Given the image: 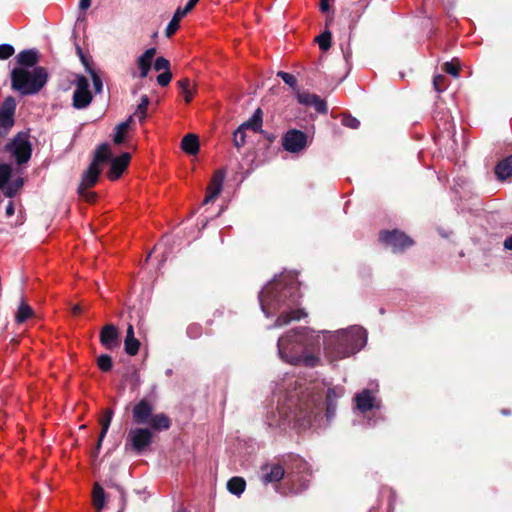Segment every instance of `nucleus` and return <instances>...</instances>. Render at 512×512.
I'll list each match as a JSON object with an SVG mask.
<instances>
[{
	"label": "nucleus",
	"mask_w": 512,
	"mask_h": 512,
	"mask_svg": "<svg viewBox=\"0 0 512 512\" xmlns=\"http://www.w3.org/2000/svg\"><path fill=\"white\" fill-rule=\"evenodd\" d=\"M318 384H310L300 391L295 388L285 397L276 409L266 415V424L271 429L285 431L294 428L298 431L308 429L321 411L323 390L318 391Z\"/></svg>",
	"instance_id": "obj_1"
},
{
	"label": "nucleus",
	"mask_w": 512,
	"mask_h": 512,
	"mask_svg": "<svg viewBox=\"0 0 512 512\" xmlns=\"http://www.w3.org/2000/svg\"><path fill=\"white\" fill-rule=\"evenodd\" d=\"M299 286L297 275L292 272L276 276L259 293L261 309L266 317L279 313L271 328L286 326L294 320H300L307 316L304 310L296 308L298 304Z\"/></svg>",
	"instance_id": "obj_2"
},
{
	"label": "nucleus",
	"mask_w": 512,
	"mask_h": 512,
	"mask_svg": "<svg viewBox=\"0 0 512 512\" xmlns=\"http://www.w3.org/2000/svg\"><path fill=\"white\" fill-rule=\"evenodd\" d=\"M318 344V332L308 327H299L286 332L278 339V355L291 365L314 368L321 362L319 355L313 352Z\"/></svg>",
	"instance_id": "obj_3"
},
{
	"label": "nucleus",
	"mask_w": 512,
	"mask_h": 512,
	"mask_svg": "<svg viewBox=\"0 0 512 512\" xmlns=\"http://www.w3.org/2000/svg\"><path fill=\"white\" fill-rule=\"evenodd\" d=\"M318 333L323 335L324 356L331 363L357 353L367 342V332L360 326L335 332L323 330Z\"/></svg>",
	"instance_id": "obj_4"
},
{
	"label": "nucleus",
	"mask_w": 512,
	"mask_h": 512,
	"mask_svg": "<svg viewBox=\"0 0 512 512\" xmlns=\"http://www.w3.org/2000/svg\"><path fill=\"white\" fill-rule=\"evenodd\" d=\"M48 73L43 67L14 68L11 72L12 88L21 95L37 94L47 83Z\"/></svg>",
	"instance_id": "obj_5"
},
{
	"label": "nucleus",
	"mask_w": 512,
	"mask_h": 512,
	"mask_svg": "<svg viewBox=\"0 0 512 512\" xmlns=\"http://www.w3.org/2000/svg\"><path fill=\"white\" fill-rule=\"evenodd\" d=\"M6 149L19 165L27 163L31 158L32 146L28 135L25 133L17 134L13 140L7 144Z\"/></svg>",
	"instance_id": "obj_6"
},
{
	"label": "nucleus",
	"mask_w": 512,
	"mask_h": 512,
	"mask_svg": "<svg viewBox=\"0 0 512 512\" xmlns=\"http://www.w3.org/2000/svg\"><path fill=\"white\" fill-rule=\"evenodd\" d=\"M102 168L96 163H90L88 168L83 172L81 182L78 186L79 195L88 202L94 201L96 194L88 191L90 187H93L101 174Z\"/></svg>",
	"instance_id": "obj_7"
},
{
	"label": "nucleus",
	"mask_w": 512,
	"mask_h": 512,
	"mask_svg": "<svg viewBox=\"0 0 512 512\" xmlns=\"http://www.w3.org/2000/svg\"><path fill=\"white\" fill-rule=\"evenodd\" d=\"M152 432L147 428H134L128 432L125 449L141 453L152 443Z\"/></svg>",
	"instance_id": "obj_8"
},
{
	"label": "nucleus",
	"mask_w": 512,
	"mask_h": 512,
	"mask_svg": "<svg viewBox=\"0 0 512 512\" xmlns=\"http://www.w3.org/2000/svg\"><path fill=\"white\" fill-rule=\"evenodd\" d=\"M380 241L390 247L393 252H402L414 244L409 236L398 229L382 231L380 233Z\"/></svg>",
	"instance_id": "obj_9"
},
{
	"label": "nucleus",
	"mask_w": 512,
	"mask_h": 512,
	"mask_svg": "<svg viewBox=\"0 0 512 512\" xmlns=\"http://www.w3.org/2000/svg\"><path fill=\"white\" fill-rule=\"evenodd\" d=\"M92 101V95L89 91V81L83 76L79 75L76 78V88L73 93V106L76 109L86 108Z\"/></svg>",
	"instance_id": "obj_10"
},
{
	"label": "nucleus",
	"mask_w": 512,
	"mask_h": 512,
	"mask_svg": "<svg viewBox=\"0 0 512 512\" xmlns=\"http://www.w3.org/2000/svg\"><path fill=\"white\" fill-rule=\"evenodd\" d=\"M225 176L226 172L223 169H219L213 174L211 181L207 186L206 196L202 202V206H208L214 203V201L218 198L223 189Z\"/></svg>",
	"instance_id": "obj_11"
},
{
	"label": "nucleus",
	"mask_w": 512,
	"mask_h": 512,
	"mask_svg": "<svg viewBox=\"0 0 512 512\" xmlns=\"http://www.w3.org/2000/svg\"><path fill=\"white\" fill-rule=\"evenodd\" d=\"M307 144V136L299 130H289L282 139L284 149L291 153H297L303 150Z\"/></svg>",
	"instance_id": "obj_12"
},
{
	"label": "nucleus",
	"mask_w": 512,
	"mask_h": 512,
	"mask_svg": "<svg viewBox=\"0 0 512 512\" xmlns=\"http://www.w3.org/2000/svg\"><path fill=\"white\" fill-rule=\"evenodd\" d=\"M100 343L107 350H114L120 346V334L113 324L105 325L100 331Z\"/></svg>",
	"instance_id": "obj_13"
},
{
	"label": "nucleus",
	"mask_w": 512,
	"mask_h": 512,
	"mask_svg": "<svg viewBox=\"0 0 512 512\" xmlns=\"http://www.w3.org/2000/svg\"><path fill=\"white\" fill-rule=\"evenodd\" d=\"M152 412V404L147 399H142L133 407V420L136 424H148L152 417Z\"/></svg>",
	"instance_id": "obj_14"
},
{
	"label": "nucleus",
	"mask_w": 512,
	"mask_h": 512,
	"mask_svg": "<svg viewBox=\"0 0 512 512\" xmlns=\"http://www.w3.org/2000/svg\"><path fill=\"white\" fill-rule=\"evenodd\" d=\"M130 159H131V155L127 152L122 153L120 156H118L116 158H113L111 160V167L108 172V177L111 180L118 179L122 175L124 170L127 168L128 164L130 162Z\"/></svg>",
	"instance_id": "obj_15"
},
{
	"label": "nucleus",
	"mask_w": 512,
	"mask_h": 512,
	"mask_svg": "<svg viewBox=\"0 0 512 512\" xmlns=\"http://www.w3.org/2000/svg\"><path fill=\"white\" fill-rule=\"evenodd\" d=\"M356 407L362 413H365L373 408H378L376 398L372 392L368 389H364L362 392L355 396Z\"/></svg>",
	"instance_id": "obj_16"
},
{
	"label": "nucleus",
	"mask_w": 512,
	"mask_h": 512,
	"mask_svg": "<svg viewBox=\"0 0 512 512\" xmlns=\"http://www.w3.org/2000/svg\"><path fill=\"white\" fill-rule=\"evenodd\" d=\"M263 471H266L262 476V482L267 485L269 483L279 482L285 474L284 468L279 464L271 466H263Z\"/></svg>",
	"instance_id": "obj_17"
},
{
	"label": "nucleus",
	"mask_w": 512,
	"mask_h": 512,
	"mask_svg": "<svg viewBox=\"0 0 512 512\" xmlns=\"http://www.w3.org/2000/svg\"><path fill=\"white\" fill-rule=\"evenodd\" d=\"M17 62L22 66L21 68L33 69L38 62V51L35 49L21 51L17 55Z\"/></svg>",
	"instance_id": "obj_18"
},
{
	"label": "nucleus",
	"mask_w": 512,
	"mask_h": 512,
	"mask_svg": "<svg viewBox=\"0 0 512 512\" xmlns=\"http://www.w3.org/2000/svg\"><path fill=\"white\" fill-rule=\"evenodd\" d=\"M139 347H140V342L138 339L135 338L134 328L132 325H128L127 331H126V337L124 340L125 352L130 356H134L138 353Z\"/></svg>",
	"instance_id": "obj_19"
},
{
	"label": "nucleus",
	"mask_w": 512,
	"mask_h": 512,
	"mask_svg": "<svg viewBox=\"0 0 512 512\" xmlns=\"http://www.w3.org/2000/svg\"><path fill=\"white\" fill-rule=\"evenodd\" d=\"M343 395L342 388H329L326 394L327 417H331L336 409V400Z\"/></svg>",
	"instance_id": "obj_20"
},
{
	"label": "nucleus",
	"mask_w": 512,
	"mask_h": 512,
	"mask_svg": "<svg viewBox=\"0 0 512 512\" xmlns=\"http://www.w3.org/2000/svg\"><path fill=\"white\" fill-rule=\"evenodd\" d=\"M263 112L260 108L256 109L253 115L244 123H242L240 126L242 128L251 129L254 132H261L262 131V123H263Z\"/></svg>",
	"instance_id": "obj_21"
},
{
	"label": "nucleus",
	"mask_w": 512,
	"mask_h": 512,
	"mask_svg": "<svg viewBox=\"0 0 512 512\" xmlns=\"http://www.w3.org/2000/svg\"><path fill=\"white\" fill-rule=\"evenodd\" d=\"M495 174L499 180H506L512 176V155L496 165Z\"/></svg>",
	"instance_id": "obj_22"
},
{
	"label": "nucleus",
	"mask_w": 512,
	"mask_h": 512,
	"mask_svg": "<svg viewBox=\"0 0 512 512\" xmlns=\"http://www.w3.org/2000/svg\"><path fill=\"white\" fill-rule=\"evenodd\" d=\"M181 148L189 155H196L199 152V140L195 134H187L181 141Z\"/></svg>",
	"instance_id": "obj_23"
},
{
	"label": "nucleus",
	"mask_w": 512,
	"mask_h": 512,
	"mask_svg": "<svg viewBox=\"0 0 512 512\" xmlns=\"http://www.w3.org/2000/svg\"><path fill=\"white\" fill-rule=\"evenodd\" d=\"M111 158V150L107 143H103L98 146L94 153V158L91 163H96V165H101L108 161Z\"/></svg>",
	"instance_id": "obj_24"
},
{
	"label": "nucleus",
	"mask_w": 512,
	"mask_h": 512,
	"mask_svg": "<svg viewBox=\"0 0 512 512\" xmlns=\"http://www.w3.org/2000/svg\"><path fill=\"white\" fill-rule=\"evenodd\" d=\"M155 430H167L170 427V420L164 413L152 415L149 423Z\"/></svg>",
	"instance_id": "obj_25"
},
{
	"label": "nucleus",
	"mask_w": 512,
	"mask_h": 512,
	"mask_svg": "<svg viewBox=\"0 0 512 512\" xmlns=\"http://www.w3.org/2000/svg\"><path fill=\"white\" fill-rule=\"evenodd\" d=\"M246 482L241 477H233L227 482V489L234 495H240L244 492Z\"/></svg>",
	"instance_id": "obj_26"
},
{
	"label": "nucleus",
	"mask_w": 512,
	"mask_h": 512,
	"mask_svg": "<svg viewBox=\"0 0 512 512\" xmlns=\"http://www.w3.org/2000/svg\"><path fill=\"white\" fill-rule=\"evenodd\" d=\"M34 315L33 309L26 304L25 302H21L18 307L15 320L17 323H24L27 319L31 318Z\"/></svg>",
	"instance_id": "obj_27"
},
{
	"label": "nucleus",
	"mask_w": 512,
	"mask_h": 512,
	"mask_svg": "<svg viewBox=\"0 0 512 512\" xmlns=\"http://www.w3.org/2000/svg\"><path fill=\"white\" fill-rule=\"evenodd\" d=\"M93 504L97 511H101L105 504V493L103 488L99 484L94 485Z\"/></svg>",
	"instance_id": "obj_28"
},
{
	"label": "nucleus",
	"mask_w": 512,
	"mask_h": 512,
	"mask_svg": "<svg viewBox=\"0 0 512 512\" xmlns=\"http://www.w3.org/2000/svg\"><path fill=\"white\" fill-rule=\"evenodd\" d=\"M149 98L147 95H142L140 99V103L137 106L136 111L134 112V115H137L139 121L142 123L146 116H147V109L149 105Z\"/></svg>",
	"instance_id": "obj_29"
},
{
	"label": "nucleus",
	"mask_w": 512,
	"mask_h": 512,
	"mask_svg": "<svg viewBox=\"0 0 512 512\" xmlns=\"http://www.w3.org/2000/svg\"><path fill=\"white\" fill-rule=\"evenodd\" d=\"M178 85L182 90V94L184 96L185 101L187 103H189L192 100L193 95H194V90L191 87L190 80L188 78L181 79L178 82Z\"/></svg>",
	"instance_id": "obj_30"
},
{
	"label": "nucleus",
	"mask_w": 512,
	"mask_h": 512,
	"mask_svg": "<svg viewBox=\"0 0 512 512\" xmlns=\"http://www.w3.org/2000/svg\"><path fill=\"white\" fill-rule=\"evenodd\" d=\"M127 124L126 123H119L115 127V133L113 136V141L115 144L120 145L125 142L126 135H127Z\"/></svg>",
	"instance_id": "obj_31"
},
{
	"label": "nucleus",
	"mask_w": 512,
	"mask_h": 512,
	"mask_svg": "<svg viewBox=\"0 0 512 512\" xmlns=\"http://www.w3.org/2000/svg\"><path fill=\"white\" fill-rule=\"evenodd\" d=\"M22 185H23V179L18 178L16 180H14L13 182L8 183L5 186V188L3 189V192L7 197L12 198L13 196H15L17 191L22 187Z\"/></svg>",
	"instance_id": "obj_32"
},
{
	"label": "nucleus",
	"mask_w": 512,
	"mask_h": 512,
	"mask_svg": "<svg viewBox=\"0 0 512 512\" xmlns=\"http://www.w3.org/2000/svg\"><path fill=\"white\" fill-rule=\"evenodd\" d=\"M112 417H113V411L108 409L104 412V415L103 417L101 418L100 420V424L102 426V429H101V439H104L107 432H108V429H109V426L111 424V421H112Z\"/></svg>",
	"instance_id": "obj_33"
},
{
	"label": "nucleus",
	"mask_w": 512,
	"mask_h": 512,
	"mask_svg": "<svg viewBox=\"0 0 512 512\" xmlns=\"http://www.w3.org/2000/svg\"><path fill=\"white\" fill-rule=\"evenodd\" d=\"M156 54L155 48L147 49L137 60L138 66H148L151 67V62L153 57Z\"/></svg>",
	"instance_id": "obj_34"
},
{
	"label": "nucleus",
	"mask_w": 512,
	"mask_h": 512,
	"mask_svg": "<svg viewBox=\"0 0 512 512\" xmlns=\"http://www.w3.org/2000/svg\"><path fill=\"white\" fill-rule=\"evenodd\" d=\"M12 169L8 164H0V189L3 190L8 184Z\"/></svg>",
	"instance_id": "obj_35"
},
{
	"label": "nucleus",
	"mask_w": 512,
	"mask_h": 512,
	"mask_svg": "<svg viewBox=\"0 0 512 512\" xmlns=\"http://www.w3.org/2000/svg\"><path fill=\"white\" fill-rule=\"evenodd\" d=\"M81 58H82V60H84L83 56H81ZM83 62H85V61H83ZM84 64L86 66L87 72L91 76L95 92L96 93H100L102 91V88H103V83H102V80H101L100 76L93 69H91L86 63H84Z\"/></svg>",
	"instance_id": "obj_36"
},
{
	"label": "nucleus",
	"mask_w": 512,
	"mask_h": 512,
	"mask_svg": "<svg viewBox=\"0 0 512 512\" xmlns=\"http://www.w3.org/2000/svg\"><path fill=\"white\" fill-rule=\"evenodd\" d=\"M97 365L103 372H108L112 369V358L107 354H102L97 358Z\"/></svg>",
	"instance_id": "obj_37"
},
{
	"label": "nucleus",
	"mask_w": 512,
	"mask_h": 512,
	"mask_svg": "<svg viewBox=\"0 0 512 512\" xmlns=\"http://www.w3.org/2000/svg\"><path fill=\"white\" fill-rule=\"evenodd\" d=\"M181 19L182 17L175 12L165 29V34L167 37H171L178 30Z\"/></svg>",
	"instance_id": "obj_38"
},
{
	"label": "nucleus",
	"mask_w": 512,
	"mask_h": 512,
	"mask_svg": "<svg viewBox=\"0 0 512 512\" xmlns=\"http://www.w3.org/2000/svg\"><path fill=\"white\" fill-rule=\"evenodd\" d=\"M277 76L280 77L285 84H287L289 87L292 88L294 92H296L297 89V79L294 75L284 72V71H278Z\"/></svg>",
	"instance_id": "obj_39"
},
{
	"label": "nucleus",
	"mask_w": 512,
	"mask_h": 512,
	"mask_svg": "<svg viewBox=\"0 0 512 512\" xmlns=\"http://www.w3.org/2000/svg\"><path fill=\"white\" fill-rule=\"evenodd\" d=\"M316 41L321 50L327 51L331 46V33L329 31H324L316 38Z\"/></svg>",
	"instance_id": "obj_40"
},
{
	"label": "nucleus",
	"mask_w": 512,
	"mask_h": 512,
	"mask_svg": "<svg viewBox=\"0 0 512 512\" xmlns=\"http://www.w3.org/2000/svg\"><path fill=\"white\" fill-rule=\"evenodd\" d=\"M15 110H16V101L13 97H7L1 108H0V112L1 113H6V114H10V115H14L15 113Z\"/></svg>",
	"instance_id": "obj_41"
},
{
	"label": "nucleus",
	"mask_w": 512,
	"mask_h": 512,
	"mask_svg": "<svg viewBox=\"0 0 512 512\" xmlns=\"http://www.w3.org/2000/svg\"><path fill=\"white\" fill-rule=\"evenodd\" d=\"M245 138H246L245 129L242 128V126H239L233 134V142H234L235 147H237L239 149L242 146H244V144L246 142Z\"/></svg>",
	"instance_id": "obj_42"
},
{
	"label": "nucleus",
	"mask_w": 512,
	"mask_h": 512,
	"mask_svg": "<svg viewBox=\"0 0 512 512\" xmlns=\"http://www.w3.org/2000/svg\"><path fill=\"white\" fill-rule=\"evenodd\" d=\"M296 98L298 102L305 106H310L311 102L313 101L316 94H312L306 91H299L297 90L295 92Z\"/></svg>",
	"instance_id": "obj_43"
},
{
	"label": "nucleus",
	"mask_w": 512,
	"mask_h": 512,
	"mask_svg": "<svg viewBox=\"0 0 512 512\" xmlns=\"http://www.w3.org/2000/svg\"><path fill=\"white\" fill-rule=\"evenodd\" d=\"M14 124V115L0 112V129L5 132L9 130Z\"/></svg>",
	"instance_id": "obj_44"
},
{
	"label": "nucleus",
	"mask_w": 512,
	"mask_h": 512,
	"mask_svg": "<svg viewBox=\"0 0 512 512\" xmlns=\"http://www.w3.org/2000/svg\"><path fill=\"white\" fill-rule=\"evenodd\" d=\"M310 106H313L315 110L319 113H326L327 112V105L324 100H322L318 95H315L313 101L311 102Z\"/></svg>",
	"instance_id": "obj_45"
},
{
	"label": "nucleus",
	"mask_w": 512,
	"mask_h": 512,
	"mask_svg": "<svg viewBox=\"0 0 512 512\" xmlns=\"http://www.w3.org/2000/svg\"><path fill=\"white\" fill-rule=\"evenodd\" d=\"M154 69L156 71H169L170 69V62L164 57H158L154 62Z\"/></svg>",
	"instance_id": "obj_46"
},
{
	"label": "nucleus",
	"mask_w": 512,
	"mask_h": 512,
	"mask_svg": "<svg viewBox=\"0 0 512 512\" xmlns=\"http://www.w3.org/2000/svg\"><path fill=\"white\" fill-rule=\"evenodd\" d=\"M14 48L10 44H1L0 45V59L5 60L11 57L14 54Z\"/></svg>",
	"instance_id": "obj_47"
},
{
	"label": "nucleus",
	"mask_w": 512,
	"mask_h": 512,
	"mask_svg": "<svg viewBox=\"0 0 512 512\" xmlns=\"http://www.w3.org/2000/svg\"><path fill=\"white\" fill-rule=\"evenodd\" d=\"M342 124L348 128L357 129L360 125V122L358 119L347 115L342 118Z\"/></svg>",
	"instance_id": "obj_48"
},
{
	"label": "nucleus",
	"mask_w": 512,
	"mask_h": 512,
	"mask_svg": "<svg viewBox=\"0 0 512 512\" xmlns=\"http://www.w3.org/2000/svg\"><path fill=\"white\" fill-rule=\"evenodd\" d=\"M171 79H172L171 72L165 71L157 76V83L160 86L165 87L170 83Z\"/></svg>",
	"instance_id": "obj_49"
},
{
	"label": "nucleus",
	"mask_w": 512,
	"mask_h": 512,
	"mask_svg": "<svg viewBox=\"0 0 512 512\" xmlns=\"http://www.w3.org/2000/svg\"><path fill=\"white\" fill-rule=\"evenodd\" d=\"M445 76L436 75L433 79V85L436 91L441 92L445 89Z\"/></svg>",
	"instance_id": "obj_50"
},
{
	"label": "nucleus",
	"mask_w": 512,
	"mask_h": 512,
	"mask_svg": "<svg viewBox=\"0 0 512 512\" xmlns=\"http://www.w3.org/2000/svg\"><path fill=\"white\" fill-rule=\"evenodd\" d=\"M196 6V4L189 0L187 2V4L182 8V7H179L177 8V10L175 11L179 16H181L182 18L185 17L194 7Z\"/></svg>",
	"instance_id": "obj_51"
},
{
	"label": "nucleus",
	"mask_w": 512,
	"mask_h": 512,
	"mask_svg": "<svg viewBox=\"0 0 512 512\" xmlns=\"http://www.w3.org/2000/svg\"><path fill=\"white\" fill-rule=\"evenodd\" d=\"M444 70L446 73L450 74L451 76L457 78L459 76V70L458 67L453 64L452 62H446L444 64Z\"/></svg>",
	"instance_id": "obj_52"
},
{
	"label": "nucleus",
	"mask_w": 512,
	"mask_h": 512,
	"mask_svg": "<svg viewBox=\"0 0 512 512\" xmlns=\"http://www.w3.org/2000/svg\"><path fill=\"white\" fill-rule=\"evenodd\" d=\"M91 5V0H80L79 8L83 11L87 10Z\"/></svg>",
	"instance_id": "obj_53"
},
{
	"label": "nucleus",
	"mask_w": 512,
	"mask_h": 512,
	"mask_svg": "<svg viewBox=\"0 0 512 512\" xmlns=\"http://www.w3.org/2000/svg\"><path fill=\"white\" fill-rule=\"evenodd\" d=\"M138 67L140 69V77L141 78L147 77L150 67H148V66H138Z\"/></svg>",
	"instance_id": "obj_54"
},
{
	"label": "nucleus",
	"mask_w": 512,
	"mask_h": 512,
	"mask_svg": "<svg viewBox=\"0 0 512 512\" xmlns=\"http://www.w3.org/2000/svg\"><path fill=\"white\" fill-rule=\"evenodd\" d=\"M329 0H321L320 2V10L322 12H326L329 10V3H328Z\"/></svg>",
	"instance_id": "obj_55"
},
{
	"label": "nucleus",
	"mask_w": 512,
	"mask_h": 512,
	"mask_svg": "<svg viewBox=\"0 0 512 512\" xmlns=\"http://www.w3.org/2000/svg\"><path fill=\"white\" fill-rule=\"evenodd\" d=\"M504 247L507 250H512V235L507 237L504 241Z\"/></svg>",
	"instance_id": "obj_56"
},
{
	"label": "nucleus",
	"mask_w": 512,
	"mask_h": 512,
	"mask_svg": "<svg viewBox=\"0 0 512 512\" xmlns=\"http://www.w3.org/2000/svg\"><path fill=\"white\" fill-rule=\"evenodd\" d=\"M13 213H14V207H13V203L10 201L6 207V214L13 215Z\"/></svg>",
	"instance_id": "obj_57"
},
{
	"label": "nucleus",
	"mask_w": 512,
	"mask_h": 512,
	"mask_svg": "<svg viewBox=\"0 0 512 512\" xmlns=\"http://www.w3.org/2000/svg\"><path fill=\"white\" fill-rule=\"evenodd\" d=\"M137 117V115H130L127 120H125L123 123H126L127 124V130L129 129L130 125L132 124V122L134 121V118Z\"/></svg>",
	"instance_id": "obj_58"
},
{
	"label": "nucleus",
	"mask_w": 512,
	"mask_h": 512,
	"mask_svg": "<svg viewBox=\"0 0 512 512\" xmlns=\"http://www.w3.org/2000/svg\"><path fill=\"white\" fill-rule=\"evenodd\" d=\"M82 311V308L80 305L76 304L72 307V312L73 314L77 315V314H80Z\"/></svg>",
	"instance_id": "obj_59"
},
{
	"label": "nucleus",
	"mask_w": 512,
	"mask_h": 512,
	"mask_svg": "<svg viewBox=\"0 0 512 512\" xmlns=\"http://www.w3.org/2000/svg\"><path fill=\"white\" fill-rule=\"evenodd\" d=\"M102 441H103V439H101V434H100V435H99L98 442H97V446H96L95 456L98 454V452H99V450H100V448H101Z\"/></svg>",
	"instance_id": "obj_60"
},
{
	"label": "nucleus",
	"mask_w": 512,
	"mask_h": 512,
	"mask_svg": "<svg viewBox=\"0 0 512 512\" xmlns=\"http://www.w3.org/2000/svg\"><path fill=\"white\" fill-rule=\"evenodd\" d=\"M360 6H361V12H363V10L367 7V4L361 3Z\"/></svg>",
	"instance_id": "obj_61"
},
{
	"label": "nucleus",
	"mask_w": 512,
	"mask_h": 512,
	"mask_svg": "<svg viewBox=\"0 0 512 512\" xmlns=\"http://www.w3.org/2000/svg\"><path fill=\"white\" fill-rule=\"evenodd\" d=\"M117 489L119 490V492H120L121 496L123 497V495H124L123 489H122V488H120V487H117Z\"/></svg>",
	"instance_id": "obj_62"
},
{
	"label": "nucleus",
	"mask_w": 512,
	"mask_h": 512,
	"mask_svg": "<svg viewBox=\"0 0 512 512\" xmlns=\"http://www.w3.org/2000/svg\"><path fill=\"white\" fill-rule=\"evenodd\" d=\"M206 220H207V221H211V220H213V218H212V217H210V216H206Z\"/></svg>",
	"instance_id": "obj_63"
},
{
	"label": "nucleus",
	"mask_w": 512,
	"mask_h": 512,
	"mask_svg": "<svg viewBox=\"0 0 512 512\" xmlns=\"http://www.w3.org/2000/svg\"><path fill=\"white\" fill-rule=\"evenodd\" d=\"M171 373H172L171 369H168L166 372L167 375H170Z\"/></svg>",
	"instance_id": "obj_64"
}]
</instances>
